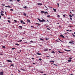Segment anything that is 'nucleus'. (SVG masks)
<instances>
[{"label": "nucleus", "instance_id": "f257e3e1", "mask_svg": "<svg viewBox=\"0 0 75 75\" xmlns=\"http://www.w3.org/2000/svg\"><path fill=\"white\" fill-rule=\"evenodd\" d=\"M37 19L40 22H45V21L44 19H42V20H40V19H39V18H38Z\"/></svg>", "mask_w": 75, "mask_h": 75}, {"label": "nucleus", "instance_id": "f03ea898", "mask_svg": "<svg viewBox=\"0 0 75 75\" xmlns=\"http://www.w3.org/2000/svg\"><path fill=\"white\" fill-rule=\"evenodd\" d=\"M4 75V72L3 71L1 72L0 71V75Z\"/></svg>", "mask_w": 75, "mask_h": 75}, {"label": "nucleus", "instance_id": "7ed1b4c3", "mask_svg": "<svg viewBox=\"0 0 75 75\" xmlns=\"http://www.w3.org/2000/svg\"><path fill=\"white\" fill-rule=\"evenodd\" d=\"M6 61L9 62H12V61H11V60H6Z\"/></svg>", "mask_w": 75, "mask_h": 75}, {"label": "nucleus", "instance_id": "20e7f679", "mask_svg": "<svg viewBox=\"0 0 75 75\" xmlns=\"http://www.w3.org/2000/svg\"><path fill=\"white\" fill-rule=\"evenodd\" d=\"M60 36L62 37V38H65V37H64V35H60Z\"/></svg>", "mask_w": 75, "mask_h": 75}, {"label": "nucleus", "instance_id": "39448f33", "mask_svg": "<svg viewBox=\"0 0 75 75\" xmlns=\"http://www.w3.org/2000/svg\"><path fill=\"white\" fill-rule=\"evenodd\" d=\"M37 4L38 6H41V5H42V4H40V3H38Z\"/></svg>", "mask_w": 75, "mask_h": 75}, {"label": "nucleus", "instance_id": "423d86ee", "mask_svg": "<svg viewBox=\"0 0 75 75\" xmlns=\"http://www.w3.org/2000/svg\"><path fill=\"white\" fill-rule=\"evenodd\" d=\"M5 7H8L9 8H11V6H6Z\"/></svg>", "mask_w": 75, "mask_h": 75}, {"label": "nucleus", "instance_id": "0eeeda50", "mask_svg": "<svg viewBox=\"0 0 75 75\" xmlns=\"http://www.w3.org/2000/svg\"><path fill=\"white\" fill-rule=\"evenodd\" d=\"M37 55H41V54L39 53H37Z\"/></svg>", "mask_w": 75, "mask_h": 75}, {"label": "nucleus", "instance_id": "6e6552de", "mask_svg": "<svg viewBox=\"0 0 75 75\" xmlns=\"http://www.w3.org/2000/svg\"><path fill=\"white\" fill-rule=\"evenodd\" d=\"M44 51H48V49H45L44 50Z\"/></svg>", "mask_w": 75, "mask_h": 75}, {"label": "nucleus", "instance_id": "1a4fd4ad", "mask_svg": "<svg viewBox=\"0 0 75 75\" xmlns=\"http://www.w3.org/2000/svg\"><path fill=\"white\" fill-rule=\"evenodd\" d=\"M35 24H38V25H39V26H40V24H39V23H35Z\"/></svg>", "mask_w": 75, "mask_h": 75}, {"label": "nucleus", "instance_id": "9d476101", "mask_svg": "<svg viewBox=\"0 0 75 75\" xmlns=\"http://www.w3.org/2000/svg\"><path fill=\"white\" fill-rule=\"evenodd\" d=\"M64 51H67V52H68V51H71V50H66L65 49H64Z\"/></svg>", "mask_w": 75, "mask_h": 75}, {"label": "nucleus", "instance_id": "9b49d317", "mask_svg": "<svg viewBox=\"0 0 75 75\" xmlns=\"http://www.w3.org/2000/svg\"><path fill=\"white\" fill-rule=\"evenodd\" d=\"M50 62H53V63H54V62H55L54 61H50Z\"/></svg>", "mask_w": 75, "mask_h": 75}, {"label": "nucleus", "instance_id": "f8f14e48", "mask_svg": "<svg viewBox=\"0 0 75 75\" xmlns=\"http://www.w3.org/2000/svg\"><path fill=\"white\" fill-rule=\"evenodd\" d=\"M51 53H52V54H55V52L54 51H53L51 52Z\"/></svg>", "mask_w": 75, "mask_h": 75}, {"label": "nucleus", "instance_id": "ddd939ff", "mask_svg": "<svg viewBox=\"0 0 75 75\" xmlns=\"http://www.w3.org/2000/svg\"><path fill=\"white\" fill-rule=\"evenodd\" d=\"M21 70H22V71H25V69H21Z\"/></svg>", "mask_w": 75, "mask_h": 75}, {"label": "nucleus", "instance_id": "4468645a", "mask_svg": "<svg viewBox=\"0 0 75 75\" xmlns=\"http://www.w3.org/2000/svg\"><path fill=\"white\" fill-rule=\"evenodd\" d=\"M1 16H4V14L2 13H1Z\"/></svg>", "mask_w": 75, "mask_h": 75}, {"label": "nucleus", "instance_id": "2eb2a0df", "mask_svg": "<svg viewBox=\"0 0 75 75\" xmlns=\"http://www.w3.org/2000/svg\"><path fill=\"white\" fill-rule=\"evenodd\" d=\"M41 13L42 14H43L44 13V11H41Z\"/></svg>", "mask_w": 75, "mask_h": 75}, {"label": "nucleus", "instance_id": "dca6fc26", "mask_svg": "<svg viewBox=\"0 0 75 75\" xmlns=\"http://www.w3.org/2000/svg\"><path fill=\"white\" fill-rule=\"evenodd\" d=\"M67 31H69L70 32H71V31H72V30H67Z\"/></svg>", "mask_w": 75, "mask_h": 75}, {"label": "nucleus", "instance_id": "f3484780", "mask_svg": "<svg viewBox=\"0 0 75 75\" xmlns=\"http://www.w3.org/2000/svg\"><path fill=\"white\" fill-rule=\"evenodd\" d=\"M27 21L29 23H30V20L28 19H27Z\"/></svg>", "mask_w": 75, "mask_h": 75}, {"label": "nucleus", "instance_id": "a211bd4d", "mask_svg": "<svg viewBox=\"0 0 75 75\" xmlns=\"http://www.w3.org/2000/svg\"><path fill=\"white\" fill-rule=\"evenodd\" d=\"M53 10H54V12H56V9L54 8L53 9Z\"/></svg>", "mask_w": 75, "mask_h": 75}, {"label": "nucleus", "instance_id": "6ab92c4d", "mask_svg": "<svg viewBox=\"0 0 75 75\" xmlns=\"http://www.w3.org/2000/svg\"><path fill=\"white\" fill-rule=\"evenodd\" d=\"M69 17H72V15H69Z\"/></svg>", "mask_w": 75, "mask_h": 75}, {"label": "nucleus", "instance_id": "aec40b11", "mask_svg": "<svg viewBox=\"0 0 75 75\" xmlns=\"http://www.w3.org/2000/svg\"><path fill=\"white\" fill-rule=\"evenodd\" d=\"M44 14H48V12L47 11L45 12H44Z\"/></svg>", "mask_w": 75, "mask_h": 75}, {"label": "nucleus", "instance_id": "412c9836", "mask_svg": "<svg viewBox=\"0 0 75 75\" xmlns=\"http://www.w3.org/2000/svg\"><path fill=\"white\" fill-rule=\"evenodd\" d=\"M40 40H41L42 41H44V39H42V38H40Z\"/></svg>", "mask_w": 75, "mask_h": 75}, {"label": "nucleus", "instance_id": "4be33fe9", "mask_svg": "<svg viewBox=\"0 0 75 75\" xmlns=\"http://www.w3.org/2000/svg\"><path fill=\"white\" fill-rule=\"evenodd\" d=\"M69 44H74V43L72 42H69Z\"/></svg>", "mask_w": 75, "mask_h": 75}, {"label": "nucleus", "instance_id": "5701e85b", "mask_svg": "<svg viewBox=\"0 0 75 75\" xmlns=\"http://www.w3.org/2000/svg\"><path fill=\"white\" fill-rule=\"evenodd\" d=\"M72 35H73V37H75V35L73 33L72 34Z\"/></svg>", "mask_w": 75, "mask_h": 75}, {"label": "nucleus", "instance_id": "b1692460", "mask_svg": "<svg viewBox=\"0 0 75 75\" xmlns=\"http://www.w3.org/2000/svg\"><path fill=\"white\" fill-rule=\"evenodd\" d=\"M21 23H22V24H23V21L21 20Z\"/></svg>", "mask_w": 75, "mask_h": 75}, {"label": "nucleus", "instance_id": "393cba45", "mask_svg": "<svg viewBox=\"0 0 75 75\" xmlns=\"http://www.w3.org/2000/svg\"><path fill=\"white\" fill-rule=\"evenodd\" d=\"M8 22L9 23H11V22H10V21L9 20H8Z\"/></svg>", "mask_w": 75, "mask_h": 75}, {"label": "nucleus", "instance_id": "a878e982", "mask_svg": "<svg viewBox=\"0 0 75 75\" xmlns=\"http://www.w3.org/2000/svg\"><path fill=\"white\" fill-rule=\"evenodd\" d=\"M24 8H27V6H25L23 7Z\"/></svg>", "mask_w": 75, "mask_h": 75}, {"label": "nucleus", "instance_id": "bb28decb", "mask_svg": "<svg viewBox=\"0 0 75 75\" xmlns=\"http://www.w3.org/2000/svg\"><path fill=\"white\" fill-rule=\"evenodd\" d=\"M58 52H59V53L60 54H62V52H60V51H59Z\"/></svg>", "mask_w": 75, "mask_h": 75}, {"label": "nucleus", "instance_id": "cd10ccee", "mask_svg": "<svg viewBox=\"0 0 75 75\" xmlns=\"http://www.w3.org/2000/svg\"><path fill=\"white\" fill-rule=\"evenodd\" d=\"M15 45H18V46L19 45V44L18 43H16V44H15Z\"/></svg>", "mask_w": 75, "mask_h": 75}, {"label": "nucleus", "instance_id": "c85d7f7f", "mask_svg": "<svg viewBox=\"0 0 75 75\" xmlns=\"http://www.w3.org/2000/svg\"><path fill=\"white\" fill-rule=\"evenodd\" d=\"M47 17L49 18V17H51V16H50V15H47Z\"/></svg>", "mask_w": 75, "mask_h": 75}, {"label": "nucleus", "instance_id": "c756f323", "mask_svg": "<svg viewBox=\"0 0 75 75\" xmlns=\"http://www.w3.org/2000/svg\"><path fill=\"white\" fill-rule=\"evenodd\" d=\"M70 20H71V21H72V18H71V17H70Z\"/></svg>", "mask_w": 75, "mask_h": 75}, {"label": "nucleus", "instance_id": "7c9ffc66", "mask_svg": "<svg viewBox=\"0 0 75 75\" xmlns=\"http://www.w3.org/2000/svg\"><path fill=\"white\" fill-rule=\"evenodd\" d=\"M68 62H71V60H68Z\"/></svg>", "mask_w": 75, "mask_h": 75}, {"label": "nucleus", "instance_id": "2f4dec72", "mask_svg": "<svg viewBox=\"0 0 75 75\" xmlns=\"http://www.w3.org/2000/svg\"><path fill=\"white\" fill-rule=\"evenodd\" d=\"M2 48H6V47L5 46H3L2 47Z\"/></svg>", "mask_w": 75, "mask_h": 75}, {"label": "nucleus", "instance_id": "473e14b6", "mask_svg": "<svg viewBox=\"0 0 75 75\" xmlns=\"http://www.w3.org/2000/svg\"><path fill=\"white\" fill-rule=\"evenodd\" d=\"M23 15H24V16H26V15H27V14H26V13H23Z\"/></svg>", "mask_w": 75, "mask_h": 75}, {"label": "nucleus", "instance_id": "72a5a7b5", "mask_svg": "<svg viewBox=\"0 0 75 75\" xmlns=\"http://www.w3.org/2000/svg\"><path fill=\"white\" fill-rule=\"evenodd\" d=\"M19 27H20V28H23V27H22V26H19Z\"/></svg>", "mask_w": 75, "mask_h": 75}, {"label": "nucleus", "instance_id": "f704fd0d", "mask_svg": "<svg viewBox=\"0 0 75 75\" xmlns=\"http://www.w3.org/2000/svg\"><path fill=\"white\" fill-rule=\"evenodd\" d=\"M14 23H16L17 22V21L16 20H14Z\"/></svg>", "mask_w": 75, "mask_h": 75}, {"label": "nucleus", "instance_id": "c9c22d12", "mask_svg": "<svg viewBox=\"0 0 75 75\" xmlns=\"http://www.w3.org/2000/svg\"><path fill=\"white\" fill-rule=\"evenodd\" d=\"M21 41H22V40H21L20 41H18V42H21Z\"/></svg>", "mask_w": 75, "mask_h": 75}, {"label": "nucleus", "instance_id": "e433bc0d", "mask_svg": "<svg viewBox=\"0 0 75 75\" xmlns=\"http://www.w3.org/2000/svg\"><path fill=\"white\" fill-rule=\"evenodd\" d=\"M14 64H11V65H10V66H14Z\"/></svg>", "mask_w": 75, "mask_h": 75}, {"label": "nucleus", "instance_id": "4c0bfd02", "mask_svg": "<svg viewBox=\"0 0 75 75\" xmlns=\"http://www.w3.org/2000/svg\"><path fill=\"white\" fill-rule=\"evenodd\" d=\"M39 72L40 73H43V72H42V71H39Z\"/></svg>", "mask_w": 75, "mask_h": 75}, {"label": "nucleus", "instance_id": "58836bf2", "mask_svg": "<svg viewBox=\"0 0 75 75\" xmlns=\"http://www.w3.org/2000/svg\"><path fill=\"white\" fill-rule=\"evenodd\" d=\"M47 30H50V29L47 28Z\"/></svg>", "mask_w": 75, "mask_h": 75}, {"label": "nucleus", "instance_id": "ea45409f", "mask_svg": "<svg viewBox=\"0 0 75 75\" xmlns=\"http://www.w3.org/2000/svg\"><path fill=\"white\" fill-rule=\"evenodd\" d=\"M39 61H42V59L41 58L39 59Z\"/></svg>", "mask_w": 75, "mask_h": 75}, {"label": "nucleus", "instance_id": "a19ab883", "mask_svg": "<svg viewBox=\"0 0 75 75\" xmlns=\"http://www.w3.org/2000/svg\"><path fill=\"white\" fill-rule=\"evenodd\" d=\"M57 17H58L59 18L60 16L59 15H57Z\"/></svg>", "mask_w": 75, "mask_h": 75}, {"label": "nucleus", "instance_id": "79ce46f5", "mask_svg": "<svg viewBox=\"0 0 75 75\" xmlns=\"http://www.w3.org/2000/svg\"><path fill=\"white\" fill-rule=\"evenodd\" d=\"M69 59H70V60L72 59V58L70 57V58Z\"/></svg>", "mask_w": 75, "mask_h": 75}, {"label": "nucleus", "instance_id": "37998d69", "mask_svg": "<svg viewBox=\"0 0 75 75\" xmlns=\"http://www.w3.org/2000/svg\"><path fill=\"white\" fill-rule=\"evenodd\" d=\"M10 1H11L12 2H13V0H10Z\"/></svg>", "mask_w": 75, "mask_h": 75}, {"label": "nucleus", "instance_id": "c03bdc74", "mask_svg": "<svg viewBox=\"0 0 75 75\" xmlns=\"http://www.w3.org/2000/svg\"><path fill=\"white\" fill-rule=\"evenodd\" d=\"M58 39L59 40H60V41H61V42H62V40H60L59 39V38Z\"/></svg>", "mask_w": 75, "mask_h": 75}, {"label": "nucleus", "instance_id": "a18cd8bd", "mask_svg": "<svg viewBox=\"0 0 75 75\" xmlns=\"http://www.w3.org/2000/svg\"><path fill=\"white\" fill-rule=\"evenodd\" d=\"M14 49H15V48H14V47H13L12 48V50H14Z\"/></svg>", "mask_w": 75, "mask_h": 75}, {"label": "nucleus", "instance_id": "49530a36", "mask_svg": "<svg viewBox=\"0 0 75 75\" xmlns=\"http://www.w3.org/2000/svg\"><path fill=\"white\" fill-rule=\"evenodd\" d=\"M33 42V41H32V40H31V41H30V42Z\"/></svg>", "mask_w": 75, "mask_h": 75}, {"label": "nucleus", "instance_id": "de8ad7c7", "mask_svg": "<svg viewBox=\"0 0 75 75\" xmlns=\"http://www.w3.org/2000/svg\"><path fill=\"white\" fill-rule=\"evenodd\" d=\"M10 10H11L12 11H13V9H10Z\"/></svg>", "mask_w": 75, "mask_h": 75}, {"label": "nucleus", "instance_id": "09e8293b", "mask_svg": "<svg viewBox=\"0 0 75 75\" xmlns=\"http://www.w3.org/2000/svg\"><path fill=\"white\" fill-rule=\"evenodd\" d=\"M1 13H4V11H1Z\"/></svg>", "mask_w": 75, "mask_h": 75}, {"label": "nucleus", "instance_id": "8fccbe9b", "mask_svg": "<svg viewBox=\"0 0 75 75\" xmlns=\"http://www.w3.org/2000/svg\"><path fill=\"white\" fill-rule=\"evenodd\" d=\"M46 40H48V38H46Z\"/></svg>", "mask_w": 75, "mask_h": 75}, {"label": "nucleus", "instance_id": "3c124183", "mask_svg": "<svg viewBox=\"0 0 75 75\" xmlns=\"http://www.w3.org/2000/svg\"><path fill=\"white\" fill-rule=\"evenodd\" d=\"M17 1L18 2H19L20 1V0H17Z\"/></svg>", "mask_w": 75, "mask_h": 75}, {"label": "nucleus", "instance_id": "603ef678", "mask_svg": "<svg viewBox=\"0 0 75 75\" xmlns=\"http://www.w3.org/2000/svg\"><path fill=\"white\" fill-rule=\"evenodd\" d=\"M23 24H25V22H23Z\"/></svg>", "mask_w": 75, "mask_h": 75}, {"label": "nucleus", "instance_id": "864d4df0", "mask_svg": "<svg viewBox=\"0 0 75 75\" xmlns=\"http://www.w3.org/2000/svg\"><path fill=\"white\" fill-rule=\"evenodd\" d=\"M32 59H34V58H32Z\"/></svg>", "mask_w": 75, "mask_h": 75}, {"label": "nucleus", "instance_id": "5fc2aeb1", "mask_svg": "<svg viewBox=\"0 0 75 75\" xmlns=\"http://www.w3.org/2000/svg\"><path fill=\"white\" fill-rule=\"evenodd\" d=\"M45 7L46 8H47V6H45V5H44Z\"/></svg>", "mask_w": 75, "mask_h": 75}, {"label": "nucleus", "instance_id": "6e6d98bb", "mask_svg": "<svg viewBox=\"0 0 75 75\" xmlns=\"http://www.w3.org/2000/svg\"><path fill=\"white\" fill-rule=\"evenodd\" d=\"M33 65H35V64L34 63H33Z\"/></svg>", "mask_w": 75, "mask_h": 75}, {"label": "nucleus", "instance_id": "4d7b16f0", "mask_svg": "<svg viewBox=\"0 0 75 75\" xmlns=\"http://www.w3.org/2000/svg\"><path fill=\"white\" fill-rule=\"evenodd\" d=\"M1 15H0V19H1Z\"/></svg>", "mask_w": 75, "mask_h": 75}, {"label": "nucleus", "instance_id": "13d9d810", "mask_svg": "<svg viewBox=\"0 0 75 75\" xmlns=\"http://www.w3.org/2000/svg\"><path fill=\"white\" fill-rule=\"evenodd\" d=\"M57 5L58 6V5H59V4H58V3H57Z\"/></svg>", "mask_w": 75, "mask_h": 75}, {"label": "nucleus", "instance_id": "bf43d9fd", "mask_svg": "<svg viewBox=\"0 0 75 75\" xmlns=\"http://www.w3.org/2000/svg\"><path fill=\"white\" fill-rule=\"evenodd\" d=\"M34 26H31V27H33Z\"/></svg>", "mask_w": 75, "mask_h": 75}, {"label": "nucleus", "instance_id": "052dcab7", "mask_svg": "<svg viewBox=\"0 0 75 75\" xmlns=\"http://www.w3.org/2000/svg\"><path fill=\"white\" fill-rule=\"evenodd\" d=\"M63 16L64 17H65V15H63Z\"/></svg>", "mask_w": 75, "mask_h": 75}, {"label": "nucleus", "instance_id": "680f3d73", "mask_svg": "<svg viewBox=\"0 0 75 75\" xmlns=\"http://www.w3.org/2000/svg\"><path fill=\"white\" fill-rule=\"evenodd\" d=\"M47 22H49V21H48V20H47Z\"/></svg>", "mask_w": 75, "mask_h": 75}, {"label": "nucleus", "instance_id": "e2e57ef3", "mask_svg": "<svg viewBox=\"0 0 75 75\" xmlns=\"http://www.w3.org/2000/svg\"><path fill=\"white\" fill-rule=\"evenodd\" d=\"M46 57H50L49 56H46Z\"/></svg>", "mask_w": 75, "mask_h": 75}, {"label": "nucleus", "instance_id": "0e129e2a", "mask_svg": "<svg viewBox=\"0 0 75 75\" xmlns=\"http://www.w3.org/2000/svg\"><path fill=\"white\" fill-rule=\"evenodd\" d=\"M0 55H3V54L0 53Z\"/></svg>", "mask_w": 75, "mask_h": 75}, {"label": "nucleus", "instance_id": "69168bd1", "mask_svg": "<svg viewBox=\"0 0 75 75\" xmlns=\"http://www.w3.org/2000/svg\"><path fill=\"white\" fill-rule=\"evenodd\" d=\"M2 6H5V4H2Z\"/></svg>", "mask_w": 75, "mask_h": 75}, {"label": "nucleus", "instance_id": "338daca9", "mask_svg": "<svg viewBox=\"0 0 75 75\" xmlns=\"http://www.w3.org/2000/svg\"><path fill=\"white\" fill-rule=\"evenodd\" d=\"M72 11L74 12V11H74V10H72Z\"/></svg>", "mask_w": 75, "mask_h": 75}, {"label": "nucleus", "instance_id": "774afa93", "mask_svg": "<svg viewBox=\"0 0 75 75\" xmlns=\"http://www.w3.org/2000/svg\"><path fill=\"white\" fill-rule=\"evenodd\" d=\"M70 75H73V74H71Z\"/></svg>", "mask_w": 75, "mask_h": 75}]
</instances>
